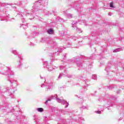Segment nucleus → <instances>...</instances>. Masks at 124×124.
Instances as JSON below:
<instances>
[{"instance_id":"nucleus-1","label":"nucleus","mask_w":124,"mask_h":124,"mask_svg":"<svg viewBox=\"0 0 124 124\" xmlns=\"http://www.w3.org/2000/svg\"><path fill=\"white\" fill-rule=\"evenodd\" d=\"M55 98H56V101L57 102H59V103H62L63 105L67 104V106H66L65 107V108H67L68 107V105H69V104L66 102V101L64 100H62L61 99H60V98L58 97V95H55L54 96H51L50 98H48L46 101V104H47L48 103V101H51L52 99H55Z\"/></svg>"},{"instance_id":"nucleus-2","label":"nucleus","mask_w":124,"mask_h":124,"mask_svg":"<svg viewBox=\"0 0 124 124\" xmlns=\"http://www.w3.org/2000/svg\"><path fill=\"white\" fill-rule=\"evenodd\" d=\"M45 64H46V68L48 69L49 71H52L54 69V68L52 66V65H48V62H45Z\"/></svg>"},{"instance_id":"nucleus-3","label":"nucleus","mask_w":124,"mask_h":124,"mask_svg":"<svg viewBox=\"0 0 124 124\" xmlns=\"http://www.w3.org/2000/svg\"><path fill=\"white\" fill-rule=\"evenodd\" d=\"M47 33H49V34H52L54 33V31L52 29H49L47 31Z\"/></svg>"},{"instance_id":"nucleus-4","label":"nucleus","mask_w":124,"mask_h":124,"mask_svg":"<svg viewBox=\"0 0 124 124\" xmlns=\"http://www.w3.org/2000/svg\"><path fill=\"white\" fill-rule=\"evenodd\" d=\"M120 51H122L121 48H117L113 50V53H117V52H120Z\"/></svg>"},{"instance_id":"nucleus-5","label":"nucleus","mask_w":124,"mask_h":124,"mask_svg":"<svg viewBox=\"0 0 124 124\" xmlns=\"http://www.w3.org/2000/svg\"><path fill=\"white\" fill-rule=\"evenodd\" d=\"M37 111L38 112H43V108H37Z\"/></svg>"},{"instance_id":"nucleus-6","label":"nucleus","mask_w":124,"mask_h":124,"mask_svg":"<svg viewBox=\"0 0 124 124\" xmlns=\"http://www.w3.org/2000/svg\"><path fill=\"white\" fill-rule=\"evenodd\" d=\"M92 78L94 80H95V79H96V75H94L92 76Z\"/></svg>"},{"instance_id":"nucleus-7","label":"nucleus","mask_w":124,"mask_h":124,"mask_svg":"<svg viewBox=\"0 0 124 124\" xmlns=\"http://www.w3.org/2000/svg\"><path fill=\"white\" fill-rule=\"evenodd\" d=\"M110 6L112 7V8H114V4L113 2H110Z\"/></svg>"},{"instance_id":"nucleus-8","label":"nucleus","mask_w":124,"mask_h":124,"mask_svg":"<svg viewBox=\"0 0 124 124\" xmlns=\"http://www.w3.org/2000/svg\"><path fill=\"white\" fill-rule=\"evenodd\" d=\"M67 16H68V18H72V15H71L70 14H68Z\"/></svg>"},{"instance_id":"nucleus-9","label":"nucleus","mask_w":124,"mask_h":124,"mask_svg":"<svg viewBox=\"0 0 124 124\" xmlns=\"http://www.w3.org/2000/svg\"><path fill=\"white\" fill-rule=\"evenodd\" d=\"M62 74H60V75L58 77V79H61V78H62L61 76H62Z\"/></svg>"},{"instance_id":"nucleus-10","label":"nucleus","mask_w":124,"mask_h":124,"mask_svg":"<svg viewBox=\"0 0 124 124\" xmlns=\"http://www.w3.org/2000/svg\"><path fill=\"white\" fill-rule=\"evenodd\" d=\"M95 113H96L97 114H100L101 113V111H95Z\"/></svg>"},{"instance_id":"nucleus-11","label":"nucleus","mask_w":124,"mask_h":124,"mask_svg":"<svg viewBox=\"0 0 124 124\" xmlns=\"http://www.w3.org/2000/svg\"><path fill=\"white\" fill-rule=\"evenodd\" d=\"M81 31L80 30V29H79V28H77V31L78 32H80V31Z\"/></svg>"},{"instance_id":"nucleus-12","label":"nucleus","mask_w":124,"mask_h":124,"mask_svg":"<svg viewBox=\"0 0 124 124\" xmlns=\"http://www.w3.org/2000/svg\"><path fill=\"white\" fill-rule=\"evenodd\" d=\"M75 24H77V22H73L72 23L73 25H75Z\"/></svg>"},{"instance_id":"nucleus-13","label":"nucleus","mask_w":124,"mask_h":124,"mask_svg":"<svg viewBox=\"0 0 124 124\" xmlns=\"http://www.w3.org/2000/svg\"><path fill=\"white\" fill-rule=\"evenodd\" d=\"M44 86V85L43 84V85L41 86V87H42V88Z\"/></svg>"},{"instance_id":"nucleus-14","label":"nucleus","mask_w":124,"mask_h":124,"mask_svg":"<svg viewBox=\"0 0 124 124\" xmlns=\"http://www.w3.org/2000/svg\"><path fill=\"white\" fill-rule=\"evenodd\" d=\"M62 66L60 67V69H62Z\"/></svg>"},{"instance_id":"nucleus-15","label":"nucleus","mask_w":124,"mask_h":124,"mask_svg":"<svg viewBox=\"0 0 124 124\" xmlns=\"http://www.w3.org/2000/svg\"><path fill=\"white\" fill-rule=\"evenodd\" d=\"M72 27H73V28H74V26H73Z\"/></svg>"},{"instance_id":"nucleus-16","label":"nucleus","mask_w":124,"mask_h":124,"mask_svg":"<svg viewBox=\"0 0 124 124\" xmlns=\"http://www.w3.org/2000/svg\"><path fill=\"white\" fill-rule=\"evenodd\" d=\"M41 77V79H42V77Z\"/></svg>"},{"instance_id":"nucleus-17","label":"nucleus","mask_w":124,"mask_h":124,"mask_svg":"<svg viewBox=\"0 0 124 124\" xmlns=\"http://www.w3.org/2000/svg\"><path fill=\"white\" fill-rule=\"evenodd\" d=\"M24 27H26V26H25V25H24Z\"/></svg>"}]
</instances>
